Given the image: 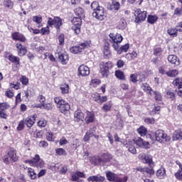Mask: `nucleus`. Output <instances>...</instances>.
<instances>
[{
	"mask_svg": "<svg viewBox=\"0 0 182 182\" xmlns=\"http://www.w3.org/2000/svg\"><path fill=\"white\" fill-rule=\"evenodd\" d=\"M19 80L22 85H23V86H26L29 83V79H28V77H26L25 75H21Z\"/></svg>",
	"mask_w": 182,
	"mask_h": 182,
	"instance_id": "44",
	"label": "nucleus"
},
{
	"mask_svg": "<svg viewBox=\"0 0 182 182\" xmlns=\"http://www.w3.org/2000/svg\"><path fill=\"white\" fill-rule=\"evenodd\" d=\"M115 76L116 77H117V79H119L120 80H124V73L121 70H116Z\"/></svg>",
	"mask_w": 182,
	"mask_h": 182,
	"instance_id": "42",
	"label": "nucleus"
},
{
	"mask_svg": "<svg viewBox=\"0 0 182 182\" xmlns=\"http://www.w3.org/2000/svg\"><path fill=\"white\" fill-rule=\"evenodd\" d=\"M24 163L30 164L33 167H36V168H43L45 166V162L43 159H41L39 154H36L32 159L26 160Z\"/></svg>",
	"mask_w": 182,
	"mask_h": 182,
	"instance_id": "2",
	"label": "nucleus"
},
{
	"mask_svg": "<svg viewBox=\"0 0 182 182\" xmlns=\"http://www.w3.org/2000/svg\"><path fill=\"white\" fill-rule=\"evenodd\" d=\"M33 21L38 24L42 23V16H34L33 17Z\"/></svg>",
	"mask_w": 182,
	"mask_h": 182,
	"instance_id": "54",
	"label": "nucleus"
},
{
	"mask_svg": "<svg viewBox=\"0 0 182 182\" xmlns=\"http://www.w3.org/2000/svg\"><path fill=\"white\" fill-rule=\"evenodd\" d=\"M161 52H163V49L160 47L154 49V55H155V56H160Z\"/></svg>",
	"mask_w": 182,
	"mask_h": 182,
	"instance_id": "58",
	"label": "nucleus"
},
{
	"mask_svg": "<svg viewBox=\"0 0 182 182\" xmlns=\"http://www.w3.org/2000/svg\"><path fill=\"white\" fill-rule=\"evenodd\" d=\"M95 132L96 131L95 130V128L90 129L87 131L84 136V141H89V140H90V137H93V136H95Z\"/></svg>",
	"mask_w": 182,
	"mask_h": 182,
	"instance_id": "22",
	"label": "nucleus"
},
{
	"mask_svg": "<svg viewBox=\"0 0 182 182\" xmlns=\"http://www.w3.org/2000/svg\"><path fill=\"white\" fill-rule=\"evenodd\" d=\"M161 107L160 106L154 107L152 109L151 114H159L160 113Z\"/></svg>",
	"mask_w": 182,
	"mask_h": 182,
	"instance_id": "61",
	"label": "nucleus"
},
{
	"mask_svg": "<svg viewBox=\"0 0 182 182\" xmlns=\"http://www.w3.org/2000/svg\"><path fill=\"white\" fill-rule=\"evenodd\" d=\"M9 107H11V106H9L8 102L0 103V112H5L6 110H8Z\"/></svg>",
	"mask_w": 182,
	"mask_h": 182,
	"instance_id": "41",
	"label": "nucleus"
},
{
	"mask_svg": "<svg viewBox=\"0 0 182 182\" xmlns=\"http://www.w3.org/2000/svg\"><path fill=\"white\" fill-rule=\"evenodd\" d=\"M110 9L111 11H112V9H114V11H119V9H120V3L116 0H113L112 1V4L110 5Z\"/></svg>",
	"mask_w": 182,
	"mask_h": 182,
	"instance_id": "32",
	"label": "nucleus"
},
{
	"mask_svg": "<svg viewBox=\"0 0 182 182\" xmlns=\"http://www.w3.org/2000/svg\"><path fill=\"white\" fill-rule=\"evenodd\" d=\"M8 59L10 62H11V63H14L16 68H19V65H21V59L19 58V57L11 54L10 55H9Z\"/></svg>",
	"mask_w": 182,
	"mask_h": 182,
	"instance_id": "18",
	"label": "nucleus"
},
{
	"mask_svg": "<svg viewBox=\"0 0 182 182\" xmlns=\"http://www.w3.org/2000/svg\"><path fill=\"white\" fill-rule=\"evenodd\" d=\"M128 150L132 154H136L137 153L136 148L134 146V145L132 144L128 146Z\"/></svg>",
	"mask_w": 182,
	"mask_h": 182,
	"instance_id": "62",
	"label": "nucleus"
},
{
	"mask_svg": "<svg viewBox=\"0 0 182 182\" xmlns=\"http://www.w3.org/2000/svg\"><path fill=\"white\" fill-rule=\"evenodd\" d=\"M95 119H96V117L95 116L94 112H86L85 123H87V124H89L90 123H93V122H95Z\"/></svg>",
	"mask_w": 182,
	"mask_h": 182,
	"instance_id": "15",
	"label": "nucleus"
},
{
	"mask_svg": "<svg viewBox=\"0 0 182 182\" xmlns=\"http://www.w3.org/2000/svg\"><path fill=\"white\" fill-rule=\"evenodd\" d=\"M155 137L156 141H159V143H168V141L171 140V136H170V135H167V134L161 129L156 131Z\"/></svg>",
	"mask_w": 182,
	"mask_h": 182,
	"instance_id": "3",
	"label": "nucleus"
},
{
	"mask_svg": "<svg viewBox=\"0 0 182 182\" xmlns=\"http://www.w3.org/2000/svg\"><path fill=\"white\" fill-rule=\"evenodd\" d=\"M138 159L141 163L149 164L151 167H154V162H153V156H151V155L146 153H141L138 156Z\"/></svg>",
	"mask_w": 182,
	"mask_h": 182,
	"instance_id": "5",
	"label": "nucleus"
},
{
	"mask_svg": "<svg viewBox=\"0 0 182 182\" xmlns=\"http://www.w3.org/2000/svg\"><path fill=\"white\" fill-rule=\"evenodd\" d=\"M55 153L58 156H66V151L62 148H58L55 149Z\"/></svg>",
	"mask_w": 182,
	"mask_h": 182,
	"instance_id": "51",
	"label": "nucleus"
},
{
	"mask_svg": "<svg viewBox=\"0 0 182 182\" xmlns=\"http://www.w3.org/2000/svg\"><path fill=\"white\" fill-rule=\"evenodd\" d=\"M14 3L11 0H4V6L10 9L12 8Z\"/></svg>",
	"mask_w": 182,
	"mask_h": 182,
	"instance_id": "59",
	"label": "nucleus"
},
{
	"mask_svg": "<svg viewBox=\"0 0 182 182\" xmlns=\"http://www.w3.org/2000/svg\"><path fill=\"white\" fill-rule=\"evenodd\" d=\"M144 122L146 123V124H154V123H156V120L154 118L147 117L144 119Z\"/></svg>",
	"mask_w": 182,
	"mask_h": 182,
	"instance_id": "56",
	"label": "nucleus"
},
{
	"mask_svg": "<svg viewBox=\"0 0 182 182\" xmlns=\"http://www.w3.org/2000/svg\"><path fill=\"white\" fill-rule=\"evenodd\" d=\"M157 19H159L157 16L149 15L147 18V22L148 23H151V25H153V23H156V22H157Z\"/></svg>",
	"mask_w": 182,
	"mask_h": 182,
	"instance_id": "34",
	"label": "nucleus"
},
{
	"mask_svg": "<svg viewBox=\"0 0 182 182\" xmlns=\"http://www.w3.org/2000/svg\"><path fill=\"white\" fill-rule=\"evenodd\" d=\"M60 89L61 93H63V95H66V94L69 93V85H68V84H64V85H61Z\"/></svg>",
	"mask_w": 182,
	"mask_h": 182,
	"instance_id": "40",
	"label": "nucleus"
},
{
	"mask_svg": "<svg viewBox=\"0 0 182 182\" xmlns=\"http://www.w3.org/2000/svg\"><path fill=\"white\" fill-rule=\"evenodd\" d=\"M152 92L154 93L155 100H156L158 102L161 101L163 97H161V94L160 92H159L157 91H152Z\"/></svg>",
	"mask_w": 182,
	"mask_h": 182,
	"instance_id": "49",
	"label": "nucleus"
},
{
	"mask_svg": "<svg viewBox=\"0 0 182 182\" xmlns=\"http://www.w3.org/2000/svg\"><path fill=\"white\" fill-rule=\"evenodd\" d=\"M41 107H43V109H46V110H52V109H53V105L50 103L43 104Z\"/></svg>",
	"mask_w": 182,
	"mask_h": 182,
	"instance_id": "57",
	"label": "nucleus"
},
{
	"mask_svg": "<svg viewBox=\"0 0 182 182\" xmlns=\"http://www.w3.org/2000/svg\"><path fill=\"white\" fill-rule=\"evenodd\" d=\"M129 46L128 43L125 44L124 46H122L120 47H117V49H114V50H116L117 53H118V55H122V53H123V52H127V50H129Z\"/></svg>",
	"mask_w": 182,
	"mask_h": 182,
	"instance_id": "23",
	"label": "nucleus"
},
{
	"mask_svg": "<svg viewBox=\"0 0 182 182\" xmlns=\"http://www.w3.org/2000/svg\"><path fill=\"white\" fill-rule=\"evenodd\" d=\"M58 41V45L60 46H63L65 45V35L60 33L57 37V42Z\"/></svg>",
	"mask_w": 182,
	"mask_h": 182,
	"instance_id": "35",
	"label": "nucleus"
},
{
	"mask_svg": "<svg viewBox=\"0 0 182 182\" xmlns=\"http://www.w3.org/2000/svg\"><path fill=\"white\" fill-rule=\"evenodd\" d=\"M92 16L98 21H103L106 18V12H105V8H103V6L99 7L98 9L92 13Z\"/></svg>",
	"mask_w": 182,
	"mask_h": 182,
	"instance_id": "12",
	"label": "nucleus"
},
{
	"mask_svg": "<svg viewBox=\"0 0 182 182\" xmlns=\"http://www.w3.org/2000/svg\"><path fill=\"white\" fill-rule=\"evenodd\" d=\"M78 73L80 76H89L90 75V69L85 65H81L78 68Z\"/></svg>",
	"mask_w": 182,
	"mask_h": 182,
	"instance_id": "13",
	"label": "nucleus"
},
{
	"mask_svg": "<svg viewBox=\"0 0 182 182\" xmlns=\"http://www.w3.org/2000/svg\"><path fill=\"white\" fill-rule=\"evenodd\" d=\"M110 38V42L112 43V47L114 49H117V48H119L120 43H122V41H123V37L120 34L114 35L113 33L109 34Z\"/></svg>",
	"mask_w": 182,
	"mask_h": 182,
	"instance_id": "6",
	"label": "nucleus"
},
{
	"mask_svg": "<svg viewBox=\"0 0 182 182\" xmlns=\"http://www.w3.org/2000/svg\"><path fill=\"white\" fill-rule=\"evenodd\" d=\"M112 154L109 153H104L101 156V159H102V163H107L109 160H112Z\"/></svg>",
	"mask_w": 182,
	"mask_h": 182,
	"instance_id": "31",
	"label": "nucleus"
},
{
	"mask_svg": "<svg viewBox=\"0 0 182 182\" xmlns=\"http://www.w3.org/2000/svg\"><path fill=\"white\" fill-rule=\"evenodd\" d=\"M25 124L31 129L33 124H35V115L30 116L23 119Z\"/></svg>",
	"mask_w": 182,
	"mask_h": 182,
	"instance_id": "17",
	"label": "nucleus"
},
{
	"mask_svg": "<svg viewBox=\"0 0 182 182\" xmlns=\"http://www.w3.org/2000/svg\"><path fill=\"white\" fill-rule=\"evenodd\" d=\"M100 7H101V6L99 5V2H97V1H93L91 4V9L92 11H94V12L97 11V9H99V8H100Z\"/></svg>",
	"mask_w": 182,
	"mask_h": 182,
	"instance_id": "47",
	"label": "nucleus"
},
{
	"mask_svg": "<svg viewBox=\"0 0 182 182\" xmlns=\"http://www.w3.org/2000/svg\"><path fill=\"white\" fill-rule=\"evenodd\" d=\"M127 26V23H126V21L124 19H121L118 26L119 29L123 31L124 29H126Z\"/></svg>",
	"mask_w": 182,
	"mask_h": 182,
	"instance_id": "43",
	"label": "nucleus"
},
{
	"mask_svg": "<svg viewBox=\"0 0 182 182\" xmlns=\"http://www.w3.org/2000/svg\"><path fill=\"white\" fill-rule=\"evenodd\" d=\"M135 22L139 23V22H143L147 18V12L142 11L141 9H138L135 11Z\"/></svg>",
	"mask_w": 182,
	"mask_h": 182,
	"instance_id": "11",
	"label": "nucleus"
},
{
	"mask_svg": "<svg viewBox=\"0 0 182 182\" xmlns=\"http://www.w3.org/2000/svg\"><path fill=\"white\" fill-rule=\"evenodd\" d=\"M83 119H85V115L83 112H80V110H76L74 113V120L75 122H83Z\"/></svg>",
	"mask_w": 182,
	"mask_h": 182,
	"instance_id": "19",
	"label": "nucleus"
},
{
	"mask_svg": "<svg viewBox=\"0 0 182 182\" xmlns=\"http://www.w3.org/2000/svg\"><path fill=\"white\" fill-rule=\"evenodd\" d=\"M103 53L105 56H107V57L110 55V49L109 48V46H104Z\"/></svg>",
	"mask_w": 182,
	"mask_h": 182,
	"instance_id": "60",
	"label": "nucleus"
},
{
	"mask_svg": "<svg viewBox=\"0 0 182 182\" xmlns=\"http://www.w3.org/2000/svg\"><path fill=\"white\" fill-rule=\"evenodd\" d=\"M90 162L95 166H99V164L103 163V159L100 158V156H93L90 159Z\"/></svg>",
	"mask_w": 182,
	"mask_h": 182,
	"instance_id": "24",
	"label": "nucleus"
},
{
	"mask_svg": "<svg viewBox=\"0 0 182 182\" xmlns=\"http://www.w3.org/2000/svg\"><path fill=\"white\" fill-rule=\"evenodd\" d=\"M175 177H176L177 180H182V166L175 173Z\"/></svg>",
	"mask_w": 182,
	"mask_h": 182,
	"instance_id": "52",
	"label": "nucleus"
},
{
	"mask_svg": "<svg viewBox=\"0 0 182 182\" xmlns=\"http://www.w3.org/2000/svg\"><path fill=\"white\" fill-rule=\"evenodd\" d=\"M173 86H176L178 89H182V78H176L173 81Z\"/></svg>",
	"mask_w": 182,
	"mask_h": 182,
	"instance_id": "37",
	"label": "nucleus"
},
{
	"mask_svg": "<svg viewBox=\"0 0 182 182\" xmlns=\"http://www.w3.org/2000/svg\"><path fill=\"white\" fill-rule=\"evenodd\" d=\"M61 113H65V112H68L70 110V105L69 103L65 102L60 107H58Z\"/></svg>",
	"mask_w": 182,
	"mask_h": 182,
	"instance_id": "28",
	"label": "nucleus"
},
{
	"mask_svg": "<svg viewBox=\"0 0 182 182\" xmlns=\"http://www.w3.org/2000/svg\"><path fill=\"white\" fill-rule=\"evenodd\" d=\"M16 48H17L18 50V56H25V55H26V48L23 47L22 44L16 43Z\"/></svg>",
	"mask_w": 182,
	"mask_h": 182,
	"instance_id": "21",
	"label": "nucleus"
},
{
	"mask_svg": "<svg viewBox=\"0 0 182 182\" xmlns=\"http://www.w3.org/2000/svg\"><path fill=\"white\" fill-rule=\"evenodd\" d=\"M28 176H30L32 180H35L36 178V173H35V171L32 168H28Z\"/></svg>",
	"mask_w": 182,
	"mask_h": 182,
	"instance_id": "46",
	"label": "nucleus"
},
{
	"mask_svg": "<svg viewBox=\"0 0 182 182\" xmlns=\"http://www.w3.org/2000/svg\"><path fill=\"white\" fill-rule=\"evenodd\" d=\"M167 33L171 38H177L178 36V31L176 28H171L167 30Z\"/></svg>",
	"mask_w": 182,
	"mask_h": 182,
	"instance_id": "30",
	"label": "nucleus"
},
{
	"mask_svg": "<svg viewBox=\"0 0 182 182\" xmlns=\"http://www.w3.org/2000/svg\"><path fill=\"white\" fill-rule=\"evenodd\" d=\"M75 14L77 18H85V11L80 7H77L75 9Z\"/></svg>",
	"mask_w": 182,
	"mask_h": 182,
	"instance_id": "27",
	"label": "nucleus"
},
{
	"mask_svg": "<svg viewBox=\"0 0 182 182\" xmlns=\"http://www.w3.org/2000/svg\"><path fill=\"white\" fill-rule=\"evenodd\" d=\"M106 177L108 181H112V182H127V176H124L123 178H120L117 176V174L112 171H107Z\"/></svg>",
	"mask_w": 182,
	"mask_h": 182,
	"instance_id": "4",
	"label": "nucleus"
},
{
	"mask_svg": "<svg viewBox=\"0 0 182 182\" xmlns=\"http://www.w3.org/2000/svg\"><path fill=\"white\" fill-rule=\"evenodd\" d=\"M57 55L63 65H66L68 62H69V55H68V54L58 53Z\"/></svg>",
	"mask_w": 182,
	"mask_h": 182,
	"instance_id": "16",
	"label": "nucleus"
},
{
	"mask_svg": "<svg viewBox=\"0 0 182 182\" xmlns=\"http://www.w3.org/2000/svg\"><path fill=\"white\" fill-rule=\"evenodd\" d=\"M54 102L57 105V107L59 108L65 101L61 97H56L54 98Z\"/></svg>",
	"mask_w": 182,
	"mask_h": 182,
	"instance_id": "33",
	"label": "nucleus"
},
{
	"mask_svg": "<svg viewBox=\"0 0 182 182\" xmlns=\"http://www.w3.org/2000/svg\"><path fill=\"white\" fill-rule=\"evenodd\" d=\"M178 75V70L176 69L174 70H170L166 73V75L169 77H176Z\"/></svg>",
	"mask_w": 182,
	"mask_h": 182,
	"instance_id": "38",
	"label": "nucleus"
},
{
	"mask_svg": "<svg viewBox=\"0 0 182 182\" xmlns=\"http://www.w3.org/2000/svg\"><path fill=\"white\" fill-rule=\"evenodd\" d=\"M11 37L14 41H18L19 42H25L26 41V38L19 32L13 33Z\"/></svg>",
	"mask_w": 182,
	"mask_h": 182,
	"instance_id": "14",
	"label": "nucleus"
},
{
	"mask_svg": "<svg viewBox=\"0 0 182 182\" xmlns=\"http://www.w3.org/2000/svg\"><path fill=\"white\" fill-rule=\"evenodd\" d=\"M6 154L2 157L4 164H10V163H16L18 160L16 149L14 147H10L6 150Z\"/></svg>",
	"mask_w": 182,
	"mask_h": 182,
	"instance_id": "1",
	"label": "nucleus"
},
{
	"mask_svg": "<svg viewBox=\"0 0 182 182\" xmlns=\"http://www.w3.org/2000/svg\"><path fill=\"white\" fill-rule=\"evenodd\" d=\"M10 86L11 89H15L16 90H18V89H21V83L18 82H12L10 84Z\"/></svg>",
	"mask_w": 182,
	"mask_h": 182,
	"instance_id": "48",
	"label": "nucleus"
},
{
	"mask_svg": "<svg viewBox=\"0 0 182 182\" xmlns=\"http://www.w3.org/2000/svg\"><path fill=\"white\" fill-rule=\"evenodd\" d=\"M168 60L170 63H172L175 66H178L180 65V60L177 58L176 55H170L168 57Z\"/></svg>",
	"mask_w": 182,
	"mask_h": 182,
	"instance_id": "20",
	"label": "nucleus"
},
{
	"mask_svg": "<svg viewBox=\"0 0 182 182\" xmlns=\"http://www.w3.org/2000/svg\"><path fill=\"white\" fill-rule=\"evenodd\" d=\"M141 87H142L143 90L149 93V95H151H151H153V93H151V92H153V90L151 89V87H150V85H149V84H147V83L142 84Z\"/></svg>",
	"mask_w": 182,
	"mask_h": 182,
	"instance_id": "36",
	"label": "nucleus"
},
{
	"mask_svg": "<svg viewBox=\"0 0 182 182\" xmlns=\"http://www.w3.org/2000/svg\"><path fill=\"white\" fill-rule=\"evenodd\" d=\"M135 144L138 147H146V146H149V142L143 141V139L138 138L136 141H134Z\"/></svg>",
	"mask_w": 182,
	"mask_h": 182,
	"instance_id": "26",
	"label": "nucleus"
},
{
	"mask_svg": "<svg viewBox=\"0 0 182 182\" xmlns=\"http://www.w3.org/2000/svg\"><path fill=\"white\" fill-rule=\"evenodd\" d=\"M101 74L102 75L103 77H107L109 76V70L113 68V63L110 61L107 63L102 62L101 63Z\"/></svg>",
	"mask_w": 182,
	"mask_h": 182,
	"instance_id": "9",
	"label": "nucleus"
},
{
	"mask_svg": "<svg viewBox=\"0 0 182 182\" xmlns=\"http://www.w3.org/2000/svg\"><path fill=\"white\" fill-rule=\"evenodd\" d=\"M112 106L113 105L112 104V102H108V103L104 104L102 109V110H104V112H105V113H107V112H110Z\"/></svg>",
	"mask_w": 182,
	"mask_h": 182,
	"instance_id": "39",
	"label": "nucleus"
},
{
	"mask_svg": "<svg viewBox=\"0 0 182 182\" xmlns=\"http://www.w3.org/2000/svg\"><path fill=\"white\" fill-rule=\"evenodd\" d=\"M25 124H25V121L23 119L20 121V122H19V124H18V125L17 127V130L18 132H21V131L23 130V129L25 127Z\"/></svg>",
	"mask_w": 182,
	"mask_h": 182,
	"instance_id": "55",
	"label": "nucleus"
},
{
	"mask_svg": "<svg viewBox=\"0 0 182 182\" xmlns=\"http://www.w3.org/2000/svg\"><path fill=\"white\" fill-rule=\"evenodd\" d=\"M90 46V44L87 42L81 43L78 46H73L70 48V53H74V55H77V53H81V52H83V49H85V48H89Z\"/></svg>",
	"mask_w": 182,
	"mask_h": 182,
	"instance_id": "7",
	"label": "nucleus"
},
{
	"mask_svg": "<svg viewBox=\"0 0 182 182\" xmlns=\"http://www.w3.org/2000/svg\"><path fill=\"white\" fill-rule=\"evenodd\" d=\"M48 124V121L46 119H41L38 122V127H45Z\"/></svg>",
	"mask_w": 182,
	"mask_h": 182,
	"instance_id": "53",
	"label": "nucleus"
},
{
	"mask_svg": "<svg viewBox=\"0 0 182 182\" xmlns=\"http://www.w3.org/2000/svg\"><path fill=\"white\" fill-rule=\"evenodd\" d=\"M144 174H149V176H153V174H154V170H153V168L151 166L150 168L149 167L144 168Z\"/></svg>",
	"mask_w": 182,
	"mask_h": 182,
	"instance_id": "50",
	"label": "nucleus"
},
{
	"mask_svg": "<svg viewBox=\"0 0 182 182\" xmlns=\"http://www.w3.org/2000/svg\"><path fill=\"white\" fill-rule=\"evenodd\" d=\"M48 26H55V28L60 29L62 18L58 16H55L54 18H48Z\"/></svg>",
	"mask_w": 182,
	"mask_h": 182,
	"instance_id": "10",
	"label": "nucleus"
},
{
	"mask_svg": "<svg viewBox=\"0 0 182 182\" xmlns=\"http://www.w3.org/2000/svg\"><path fill=\"white\" fill-rule=\"evenodd\" d=\"M72 31L75 33V35H79L80 33V26H82V18L80 17H74L73 21Z\"/></svg>",
	"mask_w": 182,
	"mask_h": 182,
	"instance_id": "8",
	"label": "nucleus"
},
{
	"mask_svg": "<svg viewBox=\"0 0 182 182\" xmlns=\"http://www.w3.org/2000/svg\"><path fill=\"white\" fill-rule=\"evenodd\" d=\"M138 133L140 134V136H146L147 134V129L144 127H141L137 129Z\"/></svg>",
	"mask_w": 182,
	"mask_h": 182,
	"instance_id": "45",
	"label": "nucleus"
},
{
	"mask_svg": "<svg viewBox=\"0 0 182 182\" xmlns=\"http://www.w3.org/2000/svg\"><path fill=\"white\" fill-rule=\"evenodd\" d=\"M173 15H176L177 16H180V15H182V7L181 8H176L174 10Z\"/></svg>",
	"mask_w": 182,
	"mask_h": 182,
	"instance_id": "63",
	"label": "nucleus"
},
{
	"mask_svg": "<svg viewBox=\"0 0 182 182\" xmlns=\"http://www.w3.org/2000/svg\"><path fill=\"white\" fill-rule=\"evenodd\" d=\"M105 180H106V178H105V176H95V182H103Z\"/></svg>",
	"mask_w": 182,
	"mask_h": 182,
	"instance_id": "64",
	"label": "nucleus"
},
{
	"mask_svg": "<svg viewBox=\"0 0 182 182\" xmlns=\"http://www.w3.org/2000/svg\"><path fill=\"white\" fill-rule=\"evenodd\" d=\"M166 168L164 167H161L157 171H156V176L158 178H160L161 180H163V178H166Z\"/></svg>",
	"mask_w": 182,
	"mask_h": 182,
	"instance_id": "25",
	"label": "nucleus"
},
{
	"mask_svg": "<svg viewBox=\"0 0 182 182\" xmlns=\"http://www.w3.org/2000/svg\"><path fill=\"white\" fill-rule=\"evenodd\" d=\"M173 140H174V141L182 140V130L181 129L174 132L173 135Z\"/></svg>",
	"mask_w": 182,
	"mask_h": 182,
	"instance_id": "29",
	"label": "nucleus"
}]
</instances>
